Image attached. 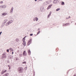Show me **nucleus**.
Listing matches in <instances>:
<instances>
[{
	"instance_id": "obj_1",
	"label": "nucleus",
	"mask_w": 76,
	"mask_h": 76,
	"mask_svg": "<svg viewBox=\"0 0 76 76\" xmlns=\"http://www.w3.org/2000/svg\"><path fill=\"white\" fill-rule=\"evenodd\" d=\"M18 71L20 73H22L23 72V69L22 67H20L18 68Z\"/></svg>"
},
{
	"instance_id": "obj_2",
	"label": "nucleus",
	"mask_w": 76,
	"mask_h": 76,
	"mask_svg": "<svg viewBox=\"0 0 76 76\" xmlns=\"http://www.w3.org/2000/svg\"><path fill=\"white\" fill-rule=\"evenodd\" d=\"M31 42H32V39H30L28 41L27 45H30V44H31Z\"/></svg>"
},
{
	"instance_id": "obj_3",
	"label": "nucleus",
	"mask_w": 76,
	"mask_h": 76,
	"mask_svg": "<svg viewBox=\"0 0 76 76\" xmlns=\"http://www.w3.org/2000/svg\"><path fill=\"white\" fill-rule=\"evenodd\" d=\"M6 58V55L5 54H3L2 55V56L1 57V58L2 59H3L4 58Z\"/></svg>"
},
{
	"instance_id": "obj_4",
	"label": "nucleus",
	"mask_w": 76,
	"mask_h": 76,
	"mask_svg": "<svg viewBox=\"0 0 76 76\" xmlns=\"http://www.w3.org/2000/svg\"><path fill=\"white\" fill-rule=\"evenodd\" d=\"M27 54L26 53V51L25 50L23 53V56H26Z\"/></svg>"
},
{
	"instance_id": "obj_5",
	"label": "nucleus",
	"mask_w": 76,
	"mask_h": 76,
	"mask_svg": "<svg viewBox=\"0 0 76 76\" xmlns=\"http://www.w3.org/2000/svg\"><path fill=\"white\" fill-rule=\"evenodd\" d=\"M53 6V4H50L49 5V6H48L47 8V10H48V9H50L51 7V6Z\"/></svg>"
},
{
	"instance_id": "obj_6",
	"label": "nucleus",
	"mask_w": 76,
	"mask_h": 76,
	"mask_svg": "<svg viewBox=\"0 0 76 76\" xmlns=\"http://www.w3.org/2000/svg\"><path fill=\"white\" fill-rule=\"evenodd\" d=\"M28 54L29 56H30V55H31V50H28Z\"/></svg>"
},
{
	"instance_id": "obj_7",
	"label": "nucleus",
	"mask_w": 76,
	"mask_h": 76,
	"mask_svg": "<svg viewBox=\"0 0 76 76\" xmlns=\"http://www.w3.org/2000/svg\"><path fill=\"white\" fill-rule=\"evenodd\" d=\"M7 72V70H5L4 71H2V72H1V74L2 75H3L4 73L5 72Z\"/></svg>"
},
{
	"instance_id": "obj_8",
	"label": "nucleus",
	"mask_w": 76,
	"mask_h": 76,
	"mask_svg": "<svg viewBox=\"0 0 76 76\" xmlns=\"http://www.w3.org/2000/svg\"><path fill=\"white\" fill-rule=\"evenodd\" d=\"M6 6H0V8H6Z\"/></svg>"
},
{
	"instance_id": "obj_9",
	"label": "nucleus",
	"mask_w": 76,
	"mask_h": 76,
	"mask_svg": "<svg viewBox=\"0 0 76 76\" xmlns=\"http://www.w3.org/2000/svg\"><path fill=\"white\" fill-rule=\"evenodd\" d=\"M13 7H12L11 8V9L10 10V13H12V12H13Z\"/></svg>"
},
{
	"instance_id": "obj_10",
	"label": "nucleus",
	"mask_w": 76,
	"mask_h": 76,
	"mask_svg": "<svg viewBox=\"0 0 76 76\" xmlns=\"http://www.w3.org/2000/svg\"><path fill=\"white\" fill-rule=\"evenodd\" d=\"M57 1H57V0H55L53 1V3H54V4H55L57 3Z\"/></svg>"
},
{
	"instance_id": "obj_11",
	"label": "nucleus",
	"mask_w": 76,
	"mask_h": 76,
	"mask_svg": "<svg viewBox=\"0 0 76 76\" xmlns=\"http://www.w3.org/2000/svg\"><path fill=\"white\" fill-rule=\"evenodd\" d=\"M51 12H50L49 15H48V18H49L50 16H51Z\"/></svg>"
},
{
	"instance_id": "obj_12",
	"label": "nucleus",
	"mask_w": 76,
	"mask_h": 76,
	"mask_svg": "<svg viewBox=\"0 0 76 76\" xmlns=\"http://www.w3.org/2000/svg\"><path fill=\"white\" fill-rule=\"evenodd\" d=\"M23 44L24 46H25V45H26V42H23Z\"/></svg>"
},
{
	"instance_id": "obj_13",
	"label": "nucleus",
	"mask_w": 76,
	"mask_h": 76,
	"mask_svg": "<svg viewBox=\"0 0 76 76\" xmlns=\"http://www.w3.org/2000/svg\"><path fill=\"white\" fill-rule=\"evenodd\" d=\"M25 38H26V36H25L23 39L22 40V41L23 42H25Z\"/></svg>"
},
{
	"instance_id": "obj_14",
	"label": "nucleus",
	"mask_w": 76,
	"mask_h": 76,
	"mask_svg": "<svg viewBox=\"0 0 76 76\" xmlns=\"http://www.w3.org/2000/svg\"><path fill=\"white\" fill-rule=\"evenodd\" d=\"M3 16H5V15H7V13H3L2 14Z\"/></svg>"
},
{
	"instance_id": "obj_15",
	"label": "nucleus",
	"mask_w": 76,
	"mask_h": 76,
	"mask_svg": "<svg viewBox=\"0 0 76 76\" xmlns=\"http://www.w3.org/2000/svg\"><path fill=\"white\" fill-rule=\"evenodd\" d=\"M9 73H6L5 74V76H9Z\"/></svg>"
},
{
	"instance_id": "obj_16",
	"label": "nucleus",
	"mask_w": 76,
	"mask_h": 76,
	"mask_svg": "<svg viewBox=\"0 0 76 76\" xmlns=\"http://www.w3.org/2000/svg\"><path fill=\"white\" fill-rule=\"evenodd\" d=\"M61 4L62 5H64V2L62 1L61 2Z\"/></svg>"
},
{
	"instance_id": "obj_17",
	"label": "nucleus",
	"mask_w": 76,
	"mask_h": 76,
	"mask_svg": "<svg viewBox=\"0 0 76 76\" xmlns=\"http://www.w3.org/2000/svg\"><path fill=\"white\" fill-rule=\"evenodd\" d=\"M60 10V8H58L56 10V11H58V10Z\"/></svg>"
},
{
	"instance_id": "obj_18",
	"label": "nucleus",
	"mask_w": 76,
	"mask_h": 76,
	"mask_svg": "<svg viewBox=\"0 0 76 76\" xmlns=\"http://www.w3.org/2000/svg\"><path fill=\"white\" fill-rule=\"evenodd\" d=\"M16 41H17V42H19V39H16Z\"/></svg>"
},
{
	"instance_id": "obj_19",
	"label": "nucleus",
	"mask_w": 76,
	"mask_h": 76,
	"mask_svg": "<svg viewBox=\"0 0 76 76\" xmlns=\"http://www.w3.org/2000/svg\"><path fill=\"white\" fill-rule=\"evenodd\" d=\"M10 50L11 51H13V49H12V48H10Z\"/></svg>"
},
{
	"instance_id": "obj_20",
	"label": "nucleus",
	"mask_w": 76,
	"mask_h": 76,
	"mask_svg": "<svg viewBox=\"0 0 76 76\" xmlns=\"http://www.w3.org/2000/svg\"><path fill=\"white\" fill-rule=\"evenodd\" d=\"M69 18H70V16H69L68 17L66 18L67 19H69Z\"/></svg>"
},
{
	"instance_id": "obj_21",
	"label": "nucleus",
	"mask_w": 76,
	"mask_h": 76,
	"mask_svg": "<svg viewBox=\"0 0 76 76\" xmlns=\"http://www.w3.org/2000/svg\"><path fill=\"white\" fill-rule=\"evenodd\" d=\"M35 18H36V21H38V18L36 17Z\"/></svg>"
},
{
	"instance_id": "obj_22",
	"label": "nucleus",
	"mask_w": 76,
	"mask_h": 76,
	"mask_svg": "<svg viewBox=\"0 0 76 76\" xmlns=\"http://www.w3.org/2000/svg\"><path fill=\"white\" fill-rule=\"evenodd\" d=\"M39 33H40V31H39L37 33V35H38V34H39Z\"/></svg>"
},
{
	"instance_id": "obj_23",
	"label": "nucleus",
	"mask_w": 76,
	"mask_h": 76,
	"mask_svg": "<svg viewBox=\"0 0 76 76\" xmlns=\"http://www.w3.org/2000/svg\"><path fill=\"white\" fill-rule=\"evenodd\" d=\"M23 64H26V62H23L22 63Z\"/></svg>"
},
{
	"instance_id": "obj_24",
	"label": "nucleus",
	"mask_w": 76,
	"mask_h": 76,
	"mask_svg": "<svg viewBox=\"0 0 76 76\" xmlns=\"http://www.w3.org/2000/svg\"><path fill=\"white\" fill-rule=\"evenodd\" d=\"M19 56H20V57H22V54H20L19 55Z\"/></svg>"
},
{
	"instance_id": "obj_25",
	"label": "nucleus",
	"mask_w": 76,
	"mask_h": 76,
	"mask_svg": "<svg viewBox=\"0 0 76 76\" xmlns=\"http://www.w3.org/2000/svg\"><path fill=\"white\" fill-rule=\"evenodd\" d=\"M5 22H4V23H6V22H7V20H4Z\"/></svg>"
},
{
	"instance_id": "obj_26",
	"label": "nucleus",
	"mask_w": 76,
	"mask_h": 76,
	"mask_svg": "<svg viewBox=\"0 0 76 76\" xmlns=\"http://www.w3.org/2000/svg\"><path fill=\"white\" fill-rule=\"evenodd\" d=\"M3 1H1V2H0V4H2V3H3Z\"/></svg>"
},
{
	"instance_id": "obj_27",
	"label": "nucleus",
	"mask_w": 76,
	"mask_h": 76,
	"mask_svg": "<svg viewBox=\"0 0 76 76\" xmlns=\"http://www.w3.org/2000/svg\"><path fill=\"white\" fill-rule=\"evenodd\" d=\"M30 36H32V35H33V34H30Z\"/></svg>"
},
{
	"instance_id": "obj_28",
	"label": "nucleus",
	"mask_w": 76,
	"mask_h": 76,
	"mask_svg": "<svg viewBox=\"0 0 76 76\" xmlns=\"http://www.w3.org/2000/svg\"><path fill=\"white\" fill-rule=\"evenodd\" d=\"M7 52H9V50H7Z\"/></svg>"
},
{
	"instance_id": "obj_29",
	"label": "nucleus",
	"mask_w": 76,
	"mask_h": 76,
	"mask_svg": "<svg viewBox=\"0 0 76 76\" xmlns=\"http://www.w3.org/2000/svg\"><path fill=\"white\" fill-rule=\"evenodd\" d=\"M44 4H47V2H46Z\"/></svg>"
},
{
	"instance_id": "obj_30",
	"label": "nucleus",
	"mask_w": 76,
	"mask_h": 76,
	"mask_svg": "<svg viewBox=\"0 0 76 76\" xmlns=\"http://www.w3.org/2000/svg\"><path fill=\"white\" fill-rule=\"evenodd\" d=\"M1 33H2V32H0V35H1Z\"/></svg>"
},
{
	"instance_id": "obj_31",
	"label": "nucleus",
	"mask_w": 76,
	"mask_h": 76,
	"mask_svg": "<svg viewBox=\"0 0 76 76\" xmlns=\"http://www.w3.org/2000/svg\"><path fill=\"white\" fill-rule=\"evenodd\" d=\"M8 66L9 67V70H10V66H9L8 65Z\"/></svg>"
},
{
	"instance_id": "obj_32",
	"label": "nucleus",
	"mask_w": 76,
	"mask_h": 76,
	"mask_svg": "<svg viewBox=\"0 0 76 76\" xmlns=\"http://www.w3.org/2000/svg\"><path fill=\"white\" fill-rule=\"evenodd\" d=\"M13 53H14L13 52H12V54H13Z\"/></svg>"
},
{
	"instance_id": "obj_33",
	"label": "nucleus",
	"mask_w": 76,
	"mask_h": 76,
	"mask_svg": "<svg viewBox=\"0 0 76 76\" xmlns=\"http://www.w3.org/2000/svg\"><path fill=\"white\" fill-rule=\"evenodd\" d=\"M2 76H6V75H3Z\"/></svg>"
},
{
	"instance_id": "obj_34",
	"label": "nucleus",
	"mask_w": 76,
	"mask_h": 76,
	"mask_svg": "<svg viewBox=\"0 0 76 76\" xmlns=\"http://www.w3.org/2000/svg\"><path fill=\"white\" fill-rule=\"evenodd\" d=\"M73 76H76V75H75Z\"/></svg>"
},
{
	"instance_id": "obj_35",
	"label": "nucleus",
	"mask_w": 76,
	"mask_h": 76,
	"mask_svg": "<svg viewBox=\"0 0 76 76\" xmlns=\"http://www.w3.org/2000/svg\"><path fill=\"white\" fill-rule=\"evenodd\" d=\"M33 20H34V21H35V19H33Z\"/></svg>"
},
{
	"instance_id": "obj_36",
	"label": "nucleus",
	"mask_w": 76,
	"mask_h": 76,
	"mask_svg": "<svg viewBox=\"0 0 76 76\" xmlns=\"http://www.w3.org/2000/svg\"><path fill=\"white\" fill-rule=\"evenodd\" d=\"M37 0H35V1H36Z\"/></svg>"
},
{
	"instance_id": "obj_37",
	"label": "nucleus",
	"mask_w": 76,
	"mask_h": 76,
	"mask_svg": "<svg viewBox=\"0 0 76 76\" xmlns=\"http://www.w3.org/2000/svg\"><path fill=\"white\" fill-rule=\"evenodd\" d=\"M1 71V69H0V71Z\"/></svg>"
},
{
	"instance_id": "obj_38",
	"label": "nucleus",
	"mask_w": 76,
	"mask_h": 76,
	"mask_svg": "<svg viewBox=\"0 0 76 76\" xmlns=\"http://www.w3.org/2000/svg\"><path fill=\"white\" fill-rule=\"evenodd\" d=\"M8 24H10V23H8Z\"/></svg>"
},
{
	"instance_id": "obj_39",
	"label": "nucleus",
	"mask_w": 76,
	"mask_h": 76,
	"mask_svg": "<svg viewBox=\"0 0 76 76\" xmlns=\"http://www.w3.org/2000/svg\"><path fill=\"white\" fill-rule=\"evenodd\" d=\"M40 0V1H41V0Z\"/></svg>"
}]
</instances>
